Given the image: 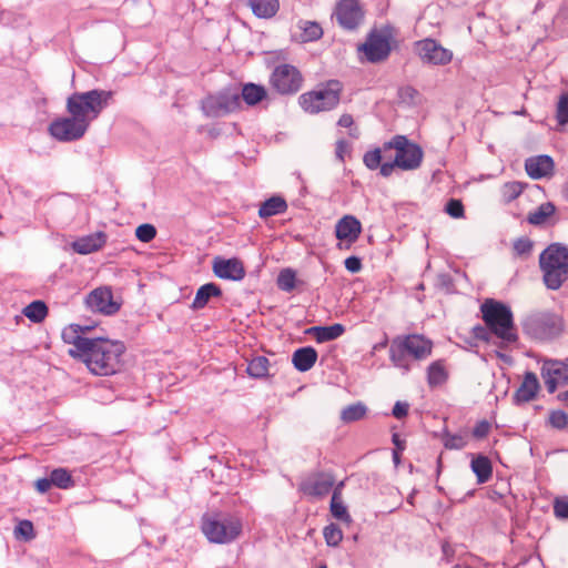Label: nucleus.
I'll return each instance as SVG.
<instances>
[{
    "label": "nucleus",
    "mask_w": 568,
    "mask_h": 568,
    "mask_svg": "<svg viewBox=\"0 0 568 568\" xmlns=\"http://www.w3.org/2000/svg\"><path fill=\"white\" fill-rule=\"evenodd\" d=\"M89 126L74 115L58 118L49 125V133L60 142H73L80 140Z\"/></svg>",
    "instance_id": "nucleus-12"
},
{
    "label": "nucleus",
    "mask_w": 568,
    "mask_h": 568,
    "mask_svg": "<svg viewBox=\"0 0 568 568\" xmlns=\"http://www.w3.org/2000/svg\"><path fill=\"white\" fill-rule=\"evenodd\" d=\"M51 486H52V483H51L50 476L40 478L36 481V488L40 494L47 493Z\"/></svg>",
    "instance_id": "nucleus-56"
},
{
    "label": "nucleus",
    "mask_w": 568,
    "mask_h": 568,
    "mask_svg": "<svg viewBox=\"0 0 568 568\" xmlns=\"http://www.w3.org/2000/svg\"><path fill=\"white\" fill-rule=\"evenodd\" d=\"M202 531L211 542L229 544L242 532V521L230 515L203 517Z\"/></svg>",
    "instance_id": "nucleus-9"
},
{
    "label": "nucleus",
    "mask_w": 568,
    "mask_h": 568,
    "mask_svg": "<svg viewBox=\"0 0 568 568\" xmlns=\"http://www.w3.org/2000/svg\"><path fill=\"white\" fill-rule=\"evenodd\" d=\"M556 212V206L551 202L540 204L534 212L528 214L527 221L532 225H541Z\"/></svg>",
    "instance_id": "nucleus-37"
},
{
    "label": "nucleus",
    "mask_w": 568,
    "mask_h": 568,
    "mask_svg": "<svg viewBox=\"0 0 568 568\" xmlns=\"http://www.w3.org/2000/svg\"><path fill=\"white\" fill-rule=\"evenodd\" d=\"M470 468L476 475L478 484L487 483L493 476V465L490 459L485 455L474 456L470 463Z\"/></svg>",
    "instance_id": "nucleus-30"
},
{
    "label": "nucleus",
    "mask_w": 568,
    "mask_h": 568,
    "mask_svg": "<svg viewBox=\"0 0 568 568\" xmlns=\"http://www.w3.org/2000/svg\"><path fill=\"white\" fill-rule=\"evenodd\" d=\"M212 270L219 278L234 282L242 281L246 275L243 262L236 257L223 258L216 256L213 260Z\"/></svg>",
    "instance_id": "nucleus-18"
},
{
    "label": "nucleus",
    "mask_w": 568,
    "mask_h": 568,
    "mask_svg": "<svg viewBox=\"0 0 568 568\" xmlns=\"http://www.w3.org/2000/svg\"><path fill=\"white\" fill-rule=\"evenodd\" d=\"M473 332L476 338L481 341H489V332L485 327L477 325L474 327Z\"/></svg>",
    "instance_id": "nucleus-58"
},
{
    "label": "nucleus",
    "mask_w": 568,
    "mask_h": 568,
    "mask_svg": "<svg viewBox=\"0 0 568 568\" xmlns=\"http://www.w3.org/2000/svg\"><path fill=\"white\" fill-rule=\"evenodd\" d=\"M383 150L384 152L395 150L394 160L384 162L381 169V175L384 178L390 176L395 169L414 171L422 165L424 158L423 149L406 135H394L389 141L383 143Z\"/></svg>",
    "instance_id": "nucleus-2"
},
{
    "label": "nucleus",
    "mask_w": 568,
    "mask_h": 568,
    "mask_svg": "<svg viewBox=\"0 0 568 568\" xmlns=\"http://www.w3.org/2000/svg\"><path fill=\"white\" fill-rule=\"evenodd\" d=\"M345 268L351 273H358L362 270V261L359 257L352 255L344 261Z\"/></svg>",
    "instance_id": "nucleus-55"
},
{
    "label": "nucleus",
    "mask_w": 568,
    "mask_h": 568,
    "mask_svg": "<svg viewBox=\"0 0 568 568\" xmlns=\"http://www.w3.org/2000/svg\"><path fill=\"white\" fill-rule=\"evenodd\" d=\"M354 123L353 116L351 114H343L339 119L337 124L342 128H349Z\"/></svg>",
    "instance_id": "nucleus-59"
},
{
    "label": "nucleus",
    "mask_w": 568,
    "mask_h": 568,
    "mask_svg": "<svg viewBox=\"0 0 568 568\" xmlns=\"http://www.w3.org/2000/svg\"><path fill=\"white\" fill-rule=\"evenodd\" d=\"M402 452H403V450H397V449H394V450H393V460H394V463H395L396 465H397V464L399 463V460H400V459H399V458H400L399 456H400V453H402Z\"/></svg>",
    "instance_id": "nucleus-63"
},
{
    "label": "nucleus",
    "mask_w": 568,
    "mask_h": 568,
    "mask_svg": "<svg viewBox=\"0 0 568 568\" xmlns=\"http://www.w3.org/2000/svg\"><path fill=\"white\" fill-rule=\"evenodd\" d=\"M366 412L367 407L363 403L358 402L343 408L341 419L345 423L357 422L366 415Z\"/></svg>",
    "instance_id": "nucleus-40"
},
{
    "label": "nucleus",
    "mask_w": 568,
    "mask_h": 568,
    "mask_svg": "<svg viewBox=\"0 0 568 568\" xmlns=\"http://www.w3.org/2000/svg\"><path fill=\"white\" fill-rule=\"evenodd\" d=\"M362 233V224L354 215H344L335 225V235L341 241L354 243Z\"/></svg>",
    "instance_id": "nucleus-22"
},
{
    "label": "nucleus",
    "mask_w": 568,
    "mask_h": 568,
    "mask_svg": "<svg viewBox=\"0 0 568 568\" xmlns=\"http://www.w3.org/2000/svg\"><path fill=\"white\" fill-rule=\"evenodd\" d=\"M270 361L267 357L254 356L247 364L246 373L253 378H264L268 376Z\"/></svg>",
    "instance_id": "nucleus-35"
},
{
    "label": "nucleus",
    "mask_w": 568,
    "mask_h": 568,
    "mask_svg": "<svg viewBox=\"0 0 568 568\" xmlns=\"http://www.w3.org/2000/svg\"><path fill=\"white\" fill-rule=\"evenodd\" d=\"M318 354L312 346H304L297 348L292 355V363L294 367L301 372H308L316 363Z\"/></svg>",
    "instance_id": "nucleus-25"
},
{
    "label": "nucleus",
    "mask_w": 568,
    "mask_h": 568,
    "mask_svg": "<svg viewBox=\"0 0 568 568\" xmlns=\"http://www.w3.org/2000/svg\"><path fill=\"white\" fill-rule=\"evenodd\" d=\"M392 442L395 445V449H397V450H404L405 449L404 440L400 439L398 434H393Z\"/></svg>",
    "instance_id": "nucleus-60"
},
{
    "label": "nucleus",
    "mask_w": 568,
    "mask_h": 568,
    "mask_svg": "<svg viewBox=\"0 0 568 568\" xmlns=\"http://www.w3.org/2000/svg\"><path fill=\"white\" fill-rule=\"evenodd\" d=\"M483 320L491 334L500 339V347L518 341L510 307L495 300H486L481 304Z\"/></svg>",
    "instance_id": "nucleus-3"
},
{
    "label": "nucleus",
    "mask_w": 568,
    "mask_h": 568,
    "mask_svg": "<svg viewBox=\"0 0 568 568\" xmlns=\"http://www.w3.org/2000/svg\"><path fill=\"white\" fill-rule=\"evenodd\" d=\"M329 510L332 516L337 520H341L346 524H349L352 521V517L347 510V507L343 503L342 497H339L338 488H334L333 490Z\"/></svg>",
    "instance_id": "nucleus-34"
},
{
    "label": "nucleus",
    "mask_w": 568,
    "mask_h": 568,
    "mask_svg": "<svg viewBox=\"0 0 568 568\" xmlns=\"http://www.w3.org/2000/svg\"><path fill=\"white\" fill-rule=\"evenodd\" d=\"M443 443L447 449H463L467 445V437L463 434L446 433L443 437Z\"/></svg>",
    "instance_id": "nucleus-45"
},
{
    "label": "nucleus",
    "mask_w": 568,
    "mask_h": 568,
    "mask_svg": "<svg viewBox=\"0 0 568 568\" xmlns=\"http://www.w3.org/2000/svg\"><path fill=\"white\" fill-rule=\"evenodd\" d=\"M286 210L287 203L285 199L280 195H273L261 203L258 209V216L261 219H267L274 215L282 214Z\"/></svg>",
    "instance_id": "nucleus-31"
},
{
    "label": "nucleus",
    "mask_w": 568,
    "mask_h": 568,
    "mask_svg": "<svg viewBox=\"0 0 568 568\" xmlns=\"http://www.w3.org/2000/svg\"><path fill=\"white\" fill-rule=\"evenodd\" d=\"M414 49L418 58L425 64L446 65L453 60V52L432 38L416 41Z\"/></svg>",
    "instance_id": "nucleus-13"
},
{
    "label": "nucleus",
    "mask_w": 568,
    "mask_h": 568,
    "mask_svg": "<svg viewBox=\"0 0 568 568\" xmlns=\"http://www.w3.org/2000/svg\"><path fill=\"white\" fill-rule=\"evenodd\" d=\"M525 184L518 181L507 182L501 187V194L506 202L517 199L524 191Z\"/></svg>",
    "instance_id": "nucleus-44"
},
{
    "label": "nucleus",
    "mask_w": 568,
    "mask_h": 568,
    "mask_svg": "<svg viewBox=\"0 0 568 568\" xmlns=\"http://www.w3.org/2000/svg\"><path fill=\"white\" fill-rule=\"evenodd\" d=\"M106 243V234L104 232H95L82 237H79L72 243V248L75 253L87 255L99 251Z\"/></svg>",
    "instance_id": "nucleus-24"
},
{
    "label": "nucleus",
    "mask_w": 568,
    "mask_h": 568,
    "mask_svg": "<svg viewBox=\"0 0 568 568\" xmlns=\"http://www.w3.org/2000/svg\"><path fill=\"white\" fill-rule=\"evenodd\" d=\"M555 162L551 156L541 154L530 156L525 161V170L534 180L550 176L554 172Z\"/></svg>",
    "instance_id": "nucleus-21"
},
{
    "label": "nucleus",
    "mask_w": 568,
    "mask_h": 568,
    "mask_svg": "<svg viewBox=\"0 0 568 568\" xmlns=\"http://www.w3.org/2000/svg\"><path fill=\"white\" fill-rule=\"evenodd\" d=\"M336 20L346 30H354L363 19V11L357 0H341L335 9Z\"/></svg>",
    "instance_id": "nucleus-19"
},
{
    "label": "nucleus",
    "mask_w": 568,
    "mask_h": 568,
    "mask_svg": "<svg viewBox=\"0 0 568 568\" xmlns=\"http://www.w3.org/2000/svg\"><path fill=\"white\" fill-rule=\"evenodd\" d=\"M448 378V374L440 361L432 363L427 368V382L430 387L443 385Z\"/></svg>",
    "instance_id": "nucleus-36"
},
{
    "label": "nucleus",
    "mask_w": 568,
    "mask_h": 568,
    "mask_svg": "<svg viewBox=\"0 0 568 568\" xmlns=\"http://www.w3.org/2000/svg\"><path fill=\"white\" fill-rule=\"evenodd\" d=\"M221 296L222 290L216 283H205L197 288L190 307L193 311L202 310L210 303L211 298Z\"/></svg>",
    "instance_id": "nucleus-26"
},
{
    "label": "nucleus",
    "mask_w": 568,
    "mask_h": 568,
    "mask_svg": "<svg viewBox=\"0 0 568 568\" xmlns=\"http://www.w3.org/2000/svg\"><path fill=\"white\" fill-rule=\"evenodd\" d=\"M296 274L292 268H284L277 276V286L284 292H292L295 288Z\"/></svg>",
    "instance_id": "nucleus-41"
},
{
    "label": "nucleus",
    "mask_w": 568,
    "mask_h": 568,
    "mask_svg": "<svg viewBox=\"0 0 568 568\" xmlns=\"http://www.w3.org/2000/svg\"><path fill=\"white\" fill-rule=\"evenodd\" d=\"M445 212L454 219H460L464 217L465 210L460 200L449 199L445 205Z\"/></svg>",
    "instance_id": "nucleus-50"
},
{
    "label": "nucleus",
    "mask_w": 568,
    "mask_h": 568,
    "mask_svg": "<svg viewBox=\"0 0 568 568\" xmlns=\"http://www.w3.org/2000/svg\"><path fill=\"white\" fill-rule=\"evenodd\" d=\"M532 246L534 244L528 237H519L514 242V251L518 256H528Z\"/></svg>",
    "instance_id": "nucleus-52"
},
{
    "label": "nucleus",
    "mask_w": 568,
    "mask_h": 568,
    "mask_svg": "<svg viewBox=\"0 0 568 568\" xmlns=\"http://www.w3.org/2000/svg\"><path fill=\"white\" fill-rule=\"evenodd\" d=\"M125 345L120 341L93 337L80 361L97 376H110L122 368Z\"/></svg>",
    "instance_id": "nucleus-1"
},
{
    "label": "nucleus",
    "mask_w": 568,
    "mask_h": 568,
    "mask_svg": "<svg viewBox=\"0 0 568 568\" xmlns=\"http://www.w3.org/2000/svg\"><path fill=\"white\" fill-rule=\"evenodd\" d=\"M395 38V28L386 23L379 28H374L367 34L366 40L358 47V50L365 54L371 63H379L388 59Z\"/></svg>",
    "instance_id": "nucleus-8"
},
{
    "label": "nucleus",
    "mask_w": 568,
    "mask_h": 568,
    "mask_svg": "<svg viewBox=\"0 0 568 568\" xmlns=\"http://www.w3.org/2000/svg\"><path fill=\"white\" fill-rule=\"evenodd\" d=\"M297 28L301 30L300 39L302 42L317 41L323 36V28L316 21L300 20Z\"/></svg>",
    "instance_id": "nucleus-33"
},
{
    "label": "nucleus",
    "mask_w": 568,
    "mask_h": 568,
    "mask_svg": "<svg viewBox=\"0 0 568 568\" xmlns=\"http://www.w3.org/2000/svg\"><path fill=\"white\" fill-rule=\"evenodd\" d=\"M94 324L92 325H80V324H70L64 327L61 333V337L65 344L73 345L74 348L69 351V355L73 358H81V354H84L85 349H88L89 345H91L92 338L82 336L83 333L89 332L94 328Z\"/></svg>",
    "instance_id": "nucleus-15"
},
{
    "label": "nucleus",
    "mask_w": 568,
    "mask_h": 568,
    "mask_svg": "<svg viewBox=\"0 0 568 568\" xmlns=\"http://www.w3.org/2000/svg\"><path fill=\"white\" fill-rule=\"evenodd\" d=\"M496 356L501 359L503 362L505 363H508L510 364L511 363V357L505 353H501V352H496Z\"/></svg>",
    "instance_id": "nucleus-61"
},
{
    "label": "nucleus",
    "mask_w": 568,
    "mask_h": 568,
    "mask_svg": "<svg viewBox=\"0 0 568 568\" xmlns=\"http://www.w3.org/2000/svg\"><path fill=\"white\" fill-rule=\"evenodd\" d=\"M156 235V229L149 223L141 224L135 230V236L143 243L151 242Z\"/></svg>",
    "instance_id": "nucleus-49"
},
{
    "label": "nucleus",
    "mask_w": 568,
    "mask_h": 568,
    "mask_svg": "<svg viewBox=\"0 0 568 568\" xmlns=\"http://www.w3.org/2000/svg\"><path fill=\"white\" fill-rule=\"evenodd\" d=\"M201 110L206 118H222L241 110L240 92L235 88H224L201 100Z\"/></svg>",
    "instance_id": "nucleus-10"
},
{
    "label": "nucleus",
    "mask_w": 568,
    "mask_h": 568,
    "mask_svg": "<svg viewBox=\"0 0 568 568\" xmlns=\"http://www.w3.org/2000/svg\"><path fill=\"white\" fill-rule=\"evenodd\" d=\"M323 536L329 547H337L343 539V532L336 524H329L324 527Z\"/></svg>",
    "instance_id": "nucleus-43"
},
{
    "label": "nucleus",
    "mask_w": 568,
    "mask_h": 568,
    "mask_svg": "<svg viewBox=\"0 0 568 568\" xmlns=\"http://www.w3.org/2000/svg\"><path fill=\"white\" fill-rule=\"evenodd\" d=\"M334 485L335 477L332 473L317 471L301 483L300 490L306 496L322 498L329 494Z\"/></svg>",
    "instance_id": "nucleus-16"
},
{
    "label": "nucleus",
    "mask_w": 568,
    "mask_h": 568,
    "mask_svg": "<svg viewBox=\"0 0 568 568\" xmlns=\"http://www.w3.org/2000/svg\"><path fill=\"white\" fill-rule=\"evenodd\" d=\"M247 4L257 18H271L278 10V0H247Z\"/></svg>",
    "instance_id": "nucleus-32"
},
{
    "label": "nucleus",
    "mask_w": 568,
    "mask_h": 568,
    "mask_svg": "<svg viewBox=\"0 0 568 568\" xmlns=\"http://www.w3.org/2000/svg\"><path fill=\"white\" fill-rule=\"evenodd\" d=\"M382 152H384L383 146L367 151L363 156V162L365 166L372 171L377 169L381 170L384 164V162H382Z\"/></svg>",
    "instance_id": "nucleus-42"
},
{
    "label": "nucleus",
    "mask_w": 568,
    "mask_h": 568,
    "mask_svg": "<svg viewBox=\"0 0 568 568\" xmlns=\"http://www.w3.org/2000/svg\"><path fill=\"white\" fill-rule=\"evenodd\" d=\"M540 372L550 394H554L559 386L568 384V363L559 359H545Z\"/></svg>",
    "instance_id": "nucleus-14"
},
{
    "label": "nucleus",
    "mask_w": 568,
    "mask_h": 568,
    "mask_svg": "<svg viewBox=\"0 0 568 568\" xmlns=\"http://www.w3.org/2000/svg\"><path fill=\"white\" fill-rule=\"evenodd\" d=\"M348 151V143L347 141L345 140H338L336 142V149H335V153H336V158L339 160V161H344V154Z\"/></svg>",
    "instance_id": "nucleus-57"
},
{
    "label": "nucleus",
    "mask_w": 568,
    "mask_h": 568,
    "mask_svg": "<svg viewBox=\"0 0 568 568\" xmlns=\"http://www.w3.org/2000/svg\"><path fill=\"white\" fill-rule=\"evenodd\" d=\"M23 314L31 322L41 323L48 314V306L43 301H33L23 308Z\"/></svg>",
    "instance_id": "nucleus-38"
},
{
    "label": "nucleus",
    "mask_w": 568,
    "mask_h": 568,
    "mask_svg": "<svg viewBox=\"0 0 568 568\" xmlns=\"http://www.w3.org/2000/svg\"><path fill=\"white\" fill-rule=\"evenodd\" d=\"M113 94V91L101 89L74 92L67 99V111L90 126V123L109 105Z\"/></svg>",
    "instance_id": "nucleus-4"
},
{
    "label": "nucleus",
    "mask_w": 568,
    "mask_h": 568,
    "mask_svg": "<svg viewBox=\"0 0 568 568\" xmlns=\"http://www.w3.org/2000/svg\"><path fill=\"white\" fill-rule=\"evenodd\" d=\"M540 388L537 375L532 372H526L521 385L515 392L513 400L516 405L532 400Z\"/></svg>",
    "instance_id": "nucleus-23"
},
{
    "label": "nucleus",
    "mask_w": 568,
    "mask_h": 568,
    "mask_svg": "<svg viewBox=\"0 0 568 568\" xmlns=\"http://www.w3.org/2000/svg\"><path fill=\"white\" fill-rule=\"evenodd\" d=\"M270 83L272 88L282 95H293L303 85V75L300 70L288 63H282L274 68Z\"/></svg>",
    "instance_id": "nucleus-11"
},
{
    "label": "nucleus",
    "mask_w": 568,
    "mask_h": 568,
    "mask_svg": "<svg viewBox=\"0 0 568 568\" xmlns=\"http://www.w3.org/2000/svg\"><path fill=\"white\" fill-rule=\"evenodd\" d=\"M556 120L560 125L568 124V92L559 97L556 108Z\"/></svg>",
    "instance_id": "nucleus-46"
},
{
    "label": "nucleus",
    "mask_w": 568,
    "mask_h": 568,
    "mask_svg": "<svg viewBox=\"0 0 568 568\" xmlns=\"http://www.w3.org/2000/svg\"><path fill=\"white\" fill-rule=\"evenodd\" d=\"M52 486L60 489H69L74 486V480L70 471L65 468H55L50 473Z\"/></svg>",
    "instance_id": "nucleus-39"
},
{
    "label": "nucleus",
    "mask_w": 568,
    "mask_h": 568,
    "mask_svg": "<svg viewBox=\"0 0 568 568\" xmlns=\"http://www.w3.org/2000/svg\"><path fill=\"white\" fill-rule=\"evenodd\" d=\"M549 424L556 429L568 427V414L561 409L551 410L549 414Z\"/></svg>",
    "instance_id": "nucleus-48"
},
{
    "label": "nucleus",
    "mask_w": 568,
    "mask_h": 568,
    "mask_svg": "<svg viewBox=\"0 0 568 568\" xmlns=\"http://www.w3.org/2000/svg\"><path fill=\"white\" fill-rule=\"evenodd\" d=\"M409 409V405L406 402H396L393 409L392 415L397 418L402 419L407 416Z\"/></svg>",
    "instance_id": "nucleus-54"
},
{
    "label": "nucleus",
    "mask_w": 568,
    "mask_h": 568,
    "mask_svg": "<svg viewBox=\"0 0 568 568\" xmlns=\"http://www.w3.org/2000/svg\"><path fill=\"white\" fill-rule=\"evenodd\" d=\"M557 399L568 405V389L566 392L559 393L557 395Z\"/></svg>",
    "instance_id": "nucleus-62"
},
{
    "label": "nucleus",
    "mask_w": 568,
    "mask_h": 568,
    "mask_svg": "<svg viewBox=\"0 0 568 568\" xmlns=\"http://www.w3.org/2000/svg\"><path fill=\"white\" fill-rule=\"evenodd\" d=\"M542 281L548 290L557 291L568 278V246L552 243L539 255Z\"/></svg>",
    "instance_id": "nucleus-5"
},
{
    "label": "nucleus",
    "mask_w": 568,
    "mask_h": 568,
    "mask_svg": "<svg viewBox=\"0 0 568 568\" xmlns=\"http://www.w3.org/2000/svg\"><path fill=\"white\" fill-rule=\"evenodd\" d=\"M88 307L104 315H113L120 310V303L114 301L110 287H98L90 292L85 298Z\"/></svg>",
    "instance_id": "nucleus-17"
},
{
    "label": "nucleus",
    "mask_w": 568,
    "mask_h": 568,
    "mask_svg": "<svg viewBox=\"0 0 568 568\" xmlns=\"http://www.w3.org/2000/svg\"><path fill=\"white\" fill-rule=\"evenodd\" d=\"M408 355L416 361L427 358L432 354L433 344L422 335L398 336Z\"/></svg>",
    "instance_id": "nucleus-20"
},
{
    "label": "nucleus",
    "mask_w": 568,
    "mask_h": 568,
    "mask_svg": "<svg viewBox=\"0 0 568 568\" xmlns=\"http://www.w3.org/2000/svg\"><path fill=\"white\" fill-rule=\"evenodd\" d=\"M342 90L343 85L338 80H329L301 94L298 103L310 114L331 111L338 105Z\"/></svg>",
    "instance_id": "nucleus-6"
},
{
    "label": "nucleus",
    "mask_w": 568,
    "mask_h": 568,
    "mask_svg": "<svg viewBox=\"0 0 568 568\" xmlns=\"http://www.w3.org/2000/svg\"><path fill=\"white\" fill-rule=\"evenodd\" d=\"M564 192H565V197L568 201V183L566 184Z\"/></svg>",
    "instance_id": "nucleus-64"
},
{
    "label": "nucleus",
    "mask_w": 568,
    "mask_h": 568,
    "mask_svg": "<svg viewBox=\"0 0 568 568\" xmlns=\"http://www.w3.org/2000/svg\"><path fill=\"white\" fill-rule=\"evenodd\" d=\"M307 333L313 335L317 343H326L341 337L345 333V326L339 323L329 326H313L307 329Z\"/></svg>",
    "instance_id": "nucleus-29"
},
{
    "label": "nucleus",
    "mask_w": 568,
    "mask_h": 568,
    "mask_svg": "<svg viewBox=\"0 0 568 568\" xmlns=\"http://www.w3.org/2000/svg\"><path fill=\"white\" fill-rule=\"evenodd\" d=\"M489 430L490 424L487 420L483 419L475 425L473 429V436L477 439H481L488 435Z\"/></svg>",
    "instance_id": "nucleus-53"
},
{
    "label": "nucleus",
    "mask_w": 568,
    "mask_h": 568,
    "mask_svg": "<svg viewBox=\"0 0 568 568\" xmlns=\"http://www.w3.org/2000/svg\"><path fill=\"white\" fill-rule=\"evenodd\" d=\"M554 514L558 519L568 520V497H557L554 500Z\"/></svg>",
    "instance_id": "nucleus-51"
},
{
    "label": "nucleus",
    "mask_w": 568,
    "mask_h": 568,
    "mask_svg": "<svg viewBox=\"0 0 568 568\" xmlns=\"http://www.w3.org/2000/svg\"><path fill=\"white\" fill-rule=\"evenodd\" d=\"M14 535L17 537H21L24 540H31L34 538V528L33 524L30 520H20L18 525L14 527Z\"/></svg>",
    "instance_id": "nucleus-47"
},
{
    "label": "nucleus",
    "mask_w": 568,
    "mask_h": 568,
    "mask_svg": "<svg viewBox=\"0 0 568 568\" xmlns=\"http://www.w3.org/2000/svg\"><path fill=\"white\" fill-rule=\"evenodd\" d=\"M240 92L241 103L244 102L248 106H254L267 97L266 89L262 84L248 82L243 84Z\"/></svg>",
    "instance_id": "nucleus-27"
},
{
    "label": "nucleus",
    "mask_w": 568,
    "mask_h": 568,
    "mask_svg": "<svg viewBox=\"0 0 568 568\" xmlns=\"http://www.w3.org/2000/svg\"><path fill=\"white\" fill-rule=\"evenodd\" d=\"M523 333L535 341H550L562 329L561 320L549 311H534L521 318Z\"/></svg>",
    "instance_id": "nucleus-7"
},
{
    "label": "nucleus",
    "mask_w": 568,
    "mask_h": 568,
    "mask_svg": "<svg viewBox=\"0 0 568 568\" xmlns=\"http://www.w3.org/2000/svg\"><path fill=\"white\" fill-rule=\"evenodd\" d=\"M408 353L404 348V345L399 337H395L389 346V359L393 365L403 371V373H408L410 371V364L408 361Z\"/></svg>",
    "instance_id": "nucleus-28"
}]
</instances>
